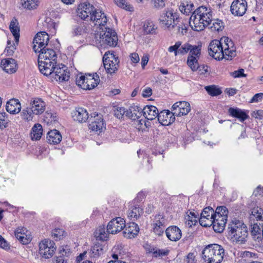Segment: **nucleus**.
<instances>
[{
  "label": "nucleus",
  "instance_id": "obj_47",
  "mask_svg": "<svg viewBox=\"0 0 263 263\" xmlns=\"http://www.w3.org/2000/svg\"><path fill=\"white\" fill-rule=\"evenodd\" d=\"M156 28L152 22H147L143 25V30L147 34L155 33Z\"/></svg>",
  "mask_w": 263,
  "mask_h": 263
},
{
  "label": "nucleus",
  "instance_id": "obj_1",
  "mask_svg": "<svg viewBox=\"0 0 263 263\" xmlns=\"http://www.w3.org/2000/svg\"><path fill=\"white\" fill-rule=\"evenodd\" d=\"M209 55L217 60L226 59L228 60L236 55V50L233 42L228 37H224L219 41H212L208 47Z\"/></svg>",
  "mask_w": 263,
  "mask_h": 263
},
{
  "label": "nucleus",
  "instance_id": "obj_34",
  "mask_svg": "<svg viewBox=\"0 0 263 263\" xmlns=\"http://www.w3.org/2000/svg\"><path fill=\"white\" fill-rule=\"evenodd\" d=\"M229 112L231 116L239 119L241 122L249 118L247 113L239 108H230Z\"/></svg>",
  "mask_w": 263,
  "mask_h": 263
},
{
  "label": "nucleus",
  "instance_id": "obj_53",
  "mask_svg": "<svg viewBox=\"0 0 263 263\" xmlns=\"http://www.w3.org/2000/svg\"><path fill=\"white\" fill-rule=\"evenodd\" d=\"M57 251V256L63 258L64 257H68L71 253L69 248H58Z\"/></svg>",
  "mask_w": 263,
  "mask_h": 263
},
{
  "label": "nucleus",
  "instance_id": "obj_60",
  "mask_svg": "<svg viewBox=\"0 0 263 263\" xmlns=\"http://www.w3.org/2000/svg\"><path fill=\"white\" fill-rule=\"evenodd\" d=\"M181 45V42L180 41H178L176 42L175 44L173 46H171L168 47V51L170 52H174L175 55L176 56L178 55V50L179 48Z\"/></svg>",
  "mask_w": 263,
  "mask_h": 263
},
{
  "label": "nucleus",
  "instance_id": "obj_17",
  "mask_svg": "<svg viewBox=\"0 0 263 263\" xmlns=\"http://www.w3.org/2000/svg\"><path fill=\"white\" fill-rule=\"evenodd\" d=\"M40 72L44 76L51 77L57 65V61H45L38 62Z\"/></svg>",
  "mask_w": 263,
  "mask_h": 263
},
{
  "label": "nucleus",
  "instance_id": "obj_37",
  "mask_svg": "<svg viewBox=\"0 0 263 263\" xmlns=\"http://www.w3.org/2000/svg\"><path fill=\"white\" fill-rule=\"evenodd\" d=\"M146 251L147 253L152 254V256L154 257H163L168 253V250L160 249L159 248H147Z\"/></svg>",
  "mask_w": 263,
  "mask_h": 263
},
{
  "label": "nucleus",
  "instance_id": "obj_16",
  "mask_svg": "<svg viewBox=\"0 0 263 263\" xmlns=\"http://www.w3.org/2000/svg\"><path fill=\"white\" fill-rule=\"evenodd\" d=\"M37 52L39 53L38 62L47 60L54 61L57 60L55 51L48 46L46 48H41Z\"/></svg>",
  "mask_w": 263,
  "mask_h": 263
},
{
  "label": "nucleus",
  "instance_id": "obj_33",
  "mask_svg": "<svg viewBox=\"0 0 263 263\" xmlns=\"http://www.w3.org/2000/svg\"><path fill=\"white\" fill-rule=\"evenodd\" d=\"M9 28L14 36L15 44L17 45L20 38V27L18 26V22L16 19L13 18L11 21Z\"/></svg>",
  "mask_w": 263,
  "mask_h": 263
},
{
  "label": "nucleus",
  "instance_id": "obj_48",
  "mask_svg": "<svg viewBox=\"0 0 263 263\" xmlns=\"http://www.w3.org/2000/svg\"><path fill=\"white\" fill-rule=\"evenodd\" d=\"M205 89L208 93L212 96H217L222 93L220 89L215 85L207 86Z\"/></svg>",
  "mask_w": 263,
  "mask_h": 263
},
{
  "label": "nucleus",
  "instance_id": "obj_5",
  "mask_svg": "<svg viewBox=\"0 0 263 263\" xmlns=\"http://www.w3.org/2000/svg\"><path fill=\"white\" fill-rule=\"evenodd\" d=\"M119 59L118 57L109 51L105 52L103 57L104 67L107 73H114L119 68Z\"/></svg>",
  "mask_w": 263,
  "mask_h": 263
},
{
  "label": "nucleus",
  "instance_id": "obj_51",
  "mask_svg": "<svg viewBox=\"0 0 263 263\" xmlns=\"http://www.w3.org/2000/svg\"><path fill=\"white\" fill-rule=\"evenodd\" d=\"M9 120L8 115L5 112H0V128L3 129L8 126Z\"/></svg>",
  "mask_w": 263,
  "mask_h": 263
},
{
  "label": "nucleus",
  "instance_id": "obj_49",
  "mask_svg": "<svg viewBox=\"0 0 263 263\" xmlns=\"http://www.w3.org/2000/svg\"><path fill=\"white\" fill-rule=\"evenodd\" d=\"M251 216L257 220H263V210L258 206L254 208L252 210Z\"/></svg>",
  "mask_w": 263,
  "mask_h": 263
},
{
  "label": "nucleus",
  "instance_id": "obj_6",
  "mask_svg": "<svg viewBox=\"0 0 263 263\" xmlns=\"http://www.w3.org/2000/svg\"><path fill=\"white\" fill-rule=\"evenodd\" d=\"M100 29L102 30L100 34L102 43L109 47H116L118 41L116 31L108 27H101Z\"/></svg>",
  "mask_w": 263,
  "mask_h": 263
},
{
  "label": "nucleus",
  "instance_id": "obj_43",
  "mask_svg": "<svg viewBox=\"0 0 263 263\" xmlns=\"http://www.w3.org/2000/svg\"><path fill=\"white\" fill-rule=\"evenodd\" d=\"M215 248H204L202 251V257L204 261L208 263H211L212 257L215 253Z\"/></svg>",
  "mask_w": 263,
  "mask_h": 263
},
{
  "label": "nucleus",
  "instance_id": "obj_44",
  "mask_svg": "<svg viewBox=\"0 0 263 263\" xmlns=\"http://www.w3.org/2000/svg\"><path fill=\"white\" fill-rule=\"evenodd\" d=\"M22 6L28 10H32L36 9L38 6V0H21Z\"/></svg>",
  "mask_w": 263,
  "mask_h": 263
},
{
  "label": "nucleus",
  "instance_id": "obj_10",
  "mask_svg": "<svg viewBox=\"0 0 263 263\" xmlns=\"http://www.w3.org/2000/svg\"><path fill=\"white\" fill-rule=\"evenodd\" d=\"M95 7L88 3H84L79 5L77 9V15L83 20H90V15L93 12Z\"/></svg>",
  "mask_w": 263,
  "mask_h": 263
},
{
  "label": "nucleus",
  "instance_id": "obj_25",
  "mask_svg": "<svg viewBox=\"0 0 263 263\" xmlns=\"http://www.w3.org/2000/svg\"><path fill=\"white\" fill-rule=\"evenodd\" d=\"M8 112L12 114H16L20 112L21 105L18 99H12L8 101L6 105Z\"/></svg>",
  "mask_w": 263,
  "mask_h": 263
},
{
  "label": "nucleus",
  "instance_id": "obj_58",
  "mask_svg": "<svg viewBox=\"0 0 263 263\" xmlns=\"http://www.w3.org/2000/svg\"><path fill=\"white\" fill-rule=\"evenodd\" d=\"M153 7L157 10L161 9L165 7V2L164 0H152Z\"/></svg>",
  "mask_w": 263,
  "mask_h": 263
},
{
  "label": "nucleus",
  "instance_id": "obj_45",
  "mask_svg": "<svg viewBox=\"0 0 263 263\" xmlns=\"http://www.w3.org/2000/svg\"><path fill=\"white\" fill-rule=\"evenodd\" d=\"M89 254L91 259L96 260L104 254V250L102 248H91Z\"/></svg>",
  "mask_w": 263,
  "mask_h": 263
},
{
  "label": "nucleus",
  "instance_id": "obj_35",
  "mask_svg": "<svg viewBox=\"0 0 263 263\" xmlns=\"http://www.w3.org/2000/svg\"><path fill=\"white\" fill-rule=\"evenodd\" d=\"M108 234L109 233L107 231H105L104 226H100L94 232V236L97 240L105 241L108 239Z\"/></svg>",
  "mask_w": 263,
  "mask_h": 263
},
{
  "label": "nucleus",
  "instance_id": "obj_38",
  "mask_svg": "<svg viewBox=\"0 0 263 263\" xmlns=\"http://www.w3.org/2000/svg\"><path fill=\"white\" fill-rule=\"evenodd\" d=\"M86 27L84 24H77L72 27L71 34L73 36L83 35L86 32Z\"/></svg>",
  "mask_w": 263,
  "mask_h": 263
},
{
  "label": "nucleus",
  "instance_id": "obj_13",
  "mask_svg": "<svg viewBox=\"0 0 263 263\" xmlns=\"http://www.w3.org/2000/svg\"><path fill=\"white\" fill-rule=\"evenodd\" d=\"M94 116L89 118V128L93 131L101 132L105 128V124L101 115L94 113Z\"/></svg>",
  "mask_w": 263,
  "mask_h": 263
},
{
  "label": "nucleus",
  "instance_id": "obj_30",
  "mask_svg": "<svg viewBox=\"0 0 263 263\" xmlns=\"http://www.w3.org/2000/svg\"><path fill=\"white\" fill-rule=\"evenodd\" d=\"M47 140L51 144H57L62 140V136L60 132L57 129L51 130L47 135Z\"/></svg>",
  "mask_w": 263,
  "mask_h": 263
},
{
  "label": "nucleus",
  "instance_id": "obj_54",
  "mask_svg": "<svg viewBox=\"0 0 263 263\" xmlns=\"http://www.w3.org/2000/svg\"><path fill=\"white\" fill-rule=\"evenodd\" d=\"M224 26L223 22L218 19L214 20L212 25L210 26L212 30L217 31H221L223 29Z\"/></svg>",
  "mask_w": 263,
  "mask_h": 263
},
{
  "label": "nucleus",
  "instance_id": "obj_2",
  "mask_svg": "<svg viewBox=\"0 0 263 263\" xmlns=\"http://www.w3.org/2000/svg\"><path fill=\"white\" fill-rule=\"evenodd\" d=\"M159 21L162 27L179 35H183L187 32V25L180 21L178 13L172 8L164 10Z\"/></svg>",
  "mask_w": 263,
  "mask_h": 263
},
{
  "label": "nucleus",
  "instance_id": "obj_64",
  "mask_svg": "<svg viewBox=\"0 0 263 263\" xmlns=\"http://www.w3.org/2000/svg\"><path fill=\"white\" fill-rule=\"evenodd\" d=\"M186 261L187 263H196V255L195 253H190L186 256Z\"/></svg>",
  "mask_w": 263,
  "mask_h": 263
},
{
  "label": "nucleus",
  "instance_id": "obj_28",
  "mask_svg": "<svg viewBox=\"0 0 263 263\" xmlns=\"http://www.w3.org/2000/svg\"><path fill=\"white\" fill-rule=\"evenodd\" d=\"M27 230L25 228H18L15 231V235L17 239H18L23 245H27L29 243L31 238L30 236L26 234Z\"/></svg>",
  "mask_w": 263,
  "mask_h": 263
},
{
  "label": "nucleus",
  "instance_id": "obj_20",
  "mask_svg": "<svg viewBox=\"0 0 263 263\" xmlns=\"http://www.w3.org/2000/svg\"><path fill=\"white\" fill-rule=\"evenodd\" d=\"M158 120L162 125L167 126L174 122L175 118L173 112L168 110L161 111L158 116Z\"/></svg>",
  "mask_w": 263,
  "mask_h": 263
},
{
  "label": "nucleus",
  "instance_id": "obj_9",
  "mask_svg": "<svg viewBox=\"0 0 263 263\" xmlns=\"http://www.w3.org/2000/svg\"><path fill=\"white\" fill-rule=\"evenodd\" d=\"M51 77L60 82L67 81L69 78V72L65 65L59 64L56 66Z\"/></svg>",
  "mask_w": 263,
  "mask_h": 263
},
{
  "label": "nucleus",
  "instance_id": "obj_39",
  "mask_svg": "<svg viewBox=\"0 0 263 263\" xmlns=\"http://www.w3.org/2000/svg\"><path fill=\"white\" fill-rule=\"evenodd\" d=\"M224 249L223 248H215V253L212 255L211 263H220L223 258Z\"/></svg>",
  "mask_w": 263,
  "mask_h": 263
},
{
  "label": "nucleus",
  "instance_id": "obj_18",
  "mask_svg": "<svg viewBox=\"0 0 263 263\" xmlns=\"http://www.w3.org/2000/svg\"><path fill=\"white\" fill-rule=\"evenodd\" d=\"M165 219L160 214L156 215L153 223V230L155 233L158 235H161L164 232L165 229Z\"/></svg>",
  "mask_w": 263,
  "mask_h": 263
},
{
  "label": "nucleus",
  "instance_id": "obj_56",
  "mask_svg": "<svg viewBox=\"0 0 263 263\" xmlns=\"http://www.w3.org/2000/svg\"><path fill=\"white\" fill-rule=\"evenodd\" d=\"M126 110L124 107H119L114 110V115L118 119H122L125 115L126 116Z\"/></svg>",
  "mask_w": 263,
  "mask_h": 263
},
{
  "label": "nucleus",
  "instance_id": "obj_3",
  "mask_svg": "<svg viewBox=\"0 0 263 263\" xmlns=\"http://www.w3.org/2000/svg\"><path fill=\"white\" fill-rule=\"evenodd\" d=\"M212 22V11L205 6H200L196 9L190 19V25L197 31L203 30Z\"/></svg>",
  "mask_w": 263,
  "mask_h": 263
},
{
  "label": "nucleus",
  "instance_id": "obj_15",
  "mask_svg": "<svg viewBox=\"0 0 263 263\" xmlns=\"http://www.w3.org/2000/svg\"><path fill=\"white\" fill-rule=\"evenodd\" d=\"M90 21L92 22L95 25L100 26L103 28L107 23V18L106 14L99 9L95 7L92 15H90Z\"/></svg>",
  "mask_w": 263,
  "mask_h": 263
},
{
  "label": "nucleus",
  "instance_id": "obj_61",
  "mask_svg": "<svg viewBox=\"0 0 263 263\" xmlns=\"http://www.w3.org/2000/svg\"><path fill=\"white\" fill-rule=\"evenodd\" d=\"M114 1L119 7L129 11L132 10L130 9H132L133 7H130L129 5H127V4H126L125 0H114Z\"/></svg>",
  "mask_w": 263,
  "mask_h": 263
},
{
  "label": "nucleus",
  "instance_id": "obj_40",
  "mask_svg": "<svg viewBox=\"0 0 263 263\" xmlns=\"http://www.w3.org/2000/svg\"><path fill=\"white\" fill-rule=\"evenodd\" d=\"M194 4L187 1L182 2L179 6V10L184 14L189 15L194 9Z\"/></svg>",
  "mask_w": 263,
  "mask_h": 263
},
{
  "label": "nucleus",
  "instance_id": "obj_24",
  "mask_svg": "<svg viewBox=\"0 0 263 263\" xmlns=\"http://www.w3.org/2000/svg\"><path fill=\"white\" fill-rule=\"evenodd\" d=\"M126 117L133 120H135L143 115V109L137 105H133L126 110Z\"/></svg>",
  "mask_w": 263,
  "mask_h": 263
},
{
  "label": "nucleus",
  "instance_id": "obj_36",
  "mask_svg": "<svg viewBox=\"0 0 263 263\" xmlns=\"http://www.w3.org/2000/svg\"><path fill=\"white\" fill-rule=\"evenodd\" d=\"M42 134V126L40 124H35L31 129L30 134L31 139L33 140H39L41 139Z\"/></svg>",
  "mask_w": 263,
  "mask_h": 263
},
{
  "label": "nucleus",
  "instance_id": "obj_42",
  "mask_svg": "<svg viewBox=\"0 0 263 263\" xmlns=\"http://www.w3.org/2000/svg\"><path fill=\"white\" fill-rule=\"evenodd\" d=\"M214 213V211L211 207L208 206L205 208L201 213V216L199 218V222L203 223V221H204V219L205 218H209L213 219Z\"/></svg>",
  "mask_w": 263,
  "mask_h": 263
},
{
  "label": "nucleus",
  "instance_id": "obj_29",
  "mask_svg": "<svg viewBox=\"0 0 263 263\" xmlns=\"http://www.w3.org/2000/svg\"><path fill=\"white\" fill-rule=\"evenodd\" d=\"M143 214V209L138 205L131 206L128 210V217L132 220H136Z\"/></svg>",
  "mask_w": 263,
  "mask_h": 263
},
{
  "label": "nucleus",
  "instance_id": "obj_41",
  "mask_svg": "<svg viewBox=\"0 0 263 263\" xmlns=\"http://www.w3.org/2000/svg\"><path fill=\"white\" fill-rule=\"evenodd\" d=\"M57 248H39V254L44 258H51L55 253Z\"/></svg>",
  "mask_w": 263,
  "mask_h": 263
},
{
  "label": "nucleus",
  "instance_id": "obj_27",
  "mask_svg": "<svg viewBox=\"0 0 263 263\" xmlns=\"http://www.w3.org/2000/svg\"><path fill=\"white\" fill-rule=\"evenodd\" d=\"M158 110L156 106L147 105L143 108V116L148 120H153L158 117Z\"/></svg>",
  "mask_w": 263,
  "mask_h": 263
},
{
  "label": "nucleus",
  "instance_id": "obj_50",
  "mask_svg": "<svg viewBox=\"0 0 263 263\" xmlns=\"http://www.w3.org/2000/svg\"><path fill=\"white\" fill-rule=\"evenodd\" d=\"M33 115L34 114L31 111L30 108L28 107L24 109L21 112L22 119L27 121H31L32 120Z\"/></svg>",
  "mask_w": 263,
  "mask_h": 263
},
{
  "label": "nucleus",
  "instance_id": "obj_19",
  "mask_svg": "<svg viewBox=\"0 0 263 263\" xmlns=\"http://www.w3.org/2000/svg\"><path fill=\"white\" fill-rule=\"evenodd\" d=\"M30 108L34 115H41L45 110V103L40 98H34L30 102Z\"/></svg>",
  "mask_w": 263,
  "mask_h": 263
},
{
  "label": "nucleus",
  "instance_id": "obj_62",
  "mask_svg": "<svg viewBox=\"0 0 263 263\" xmlns=\"http://www.w3.org/2000/svg\"><path fill=\"white\" fill-rule=\"evenodd\" d=\"M41 245H43L44 247H54L55 243L53 240H50V239L47 238L42 240L39 243V247H41Z\"/></svg>",
  "mask_w": 263,
  "mask_h": 263
},
{
  "label": "nucleus",
  "instance_id": "obj_8",
  "mask_svg": "<svg viewBox=\"0 0 263 263\" xmlns=\"http://www.w3.org/2000/svg\"><path fill=\"white\" fill-rule=\"evenodd\" d=\"M49 36L46 32L37 33L33 41V49L35 52L37 53L41 48H46L49 46Z\"/></svg>",
  "mask_w": 263,
  "mask_h": 263
},
{
  "label": "nucleus",
  "instance_id": "obj_11",
  "mask_svg": "<svg viewBox=\"0 0 263 263\" xmlns=\"http://www.w3.org/2000/svg\"><path fill=\"white\" fill-rule=\"evenodd\" d=\"M125 227V221L121 217H117L110 221L107 226V232L115 234L121 231Z\"/></svg>",
  "mask_w": 263,
  "mask_h": 263
},
{
  "label": "nucleus",
  "instance_id": "obj_46",
  "mask_svg": "<svg viewBox=\"0 0 263 263\" xmlns=\"http://www.w3.org/2000/svg\"><path fill=\"white\" fill-rule=\"evenodd\" d=\"M66 236V232L63 229L60 228H55L52 230L51 236L57 241L61 240Z\"/></svg>",
  "mask_w": 263,
  "mask_h": 263
},
{
  "label": "nucleus",
  "instance_id": "obj_4",
  "mask_svg": "<svg viewBox=\"0 0 263 263\" xmlns=\"http://www.w3.org/2000/svg\"><path fill=\"white\" fill-rule=\"evenodd\" d=\"M228 230L231 240L236 244L242 245L247 241L248 229L242 221L234 219L229 224Z\"/></svg>",
  "mask_w": 263,
  "mask_h": 263
},
{
  "label": "nucleus",
  "instance_id": "obj_12",
  "mask_svg": "<svg viewBox=\"0 0 263 263\" xmlns=\"http://www.w3.org/2000/svg\"><path fill=\"white\" fill-rule=\"evenodd\" d=\"M247 10V2L246 0H235L231 6V13L235 16H241Z\"/></svg>",
  "mask_w": 263,
  "mask_h": 263
},
{
  "label": "nucleus",
  "instance_id": "obj_7",
  "mask_svg": "<svg viewBox=\"0 0 263 263\" xmlns=\"http://www.w3.org/2000/svg\"><path fill=\"white\" fill-rule=\"evenodd\" d=\"M201 44L198 45H192L187 57V64L193 71L200 68L198 63V58L201 54Z\"/></svg>",
  "mask_w": 263,
  "mask_h": 263
},
{
  "label": "nucleus",
  "instance_id": "obj_31",
  "mask_svg": "<svg viewBox=\"0 0 263 263\" xmlns=\"http://www.w3.org/2000/svg\"><path fill=\"white\" fill-rule=\"evenodd\" d=\"M124 235L128 238L135 237L139 231V226L135 222H131L127 227H125Z\"/></svg>",
  "mask_w": 263,
  "mask_h": 263
},
{
  "label": "nucleus",
  "instance_id": "obj_55",
  "mask_svg": "<svg viewBox=\"0 0 263 263\" xmlns=\"http://www.w3.org/2000/svg\"><path fill=\"white\" fill-rule=\"evenodd\" d=\"M262 232V230L261 229L260 226L258 224V223H254L251 225V233L252 235H259L257 236V238H260L261 232Z\"/></svg>",
  "mask_w": 263,
  "mask_h": 263
},
{
  "label": "nucleus",
  "instance_id": "obj_22",
  "mask_svg": "<svg viewBox=\"0 0 263 263\" xmlns=\"http://www.w3.org/2000/svg\"><path fill=\"white\" fill-rule=\"evenodd\" d=\"M167 237L171 241H177L179 240L182 236L181 230L176 226H172L165 230Z\"/></svg>",
  "mask_w": 263,
  "mask_h": 263
},
{
  "label": "nucleus",
  "instance_id": "obj_14",
  "mask_svg": "<svg viewBox=\"0 0 263 263\" xmlns=\"http://www.w3.org/2000/svg\"><path fill=\"white\" fill-rule=\"evenodd\" d=\"M172 110L175 116H181L187 115L191 110L190 104L186 101H179L172 106Z\"/></svg>",
  "mask_w": 263,
  "mask_h": 263
},
{
  "label": "nucleus",
  "instance_id": "obj_26",
  "mask_svg": "<svg viewBox=\"0 0 263 263\" xmlns=\"http://www.w3.org/2000/svg\"><path fill=\"white\" fill-rule=\"evenodd\" d=\"M99 77L97 78H94L91 75L89 74L87 76V80H86V84H83V82H78L79 86L81 88L85 90H91L96 87L99 83Z\"/></svg>",
  "mask_w": 263,
  "mask_h": 263
},
{
  "label": "nucleus",
  "instance_id": "obj_21",
  "mask_svg": "<svg viewBox=\"0 0 263 263\" xmlns=\"http://www.w3.org/2000/svg\"><path fill=\"white\" fill-rule=\"evenodd\" d=\"M1 66L7 73H13L17 68L16 61L12 58H7L1 61Z\"/></svg>",
  "mask_w": 263,
  "mask_h": 263
},
{
  "label": "nucleus",
  "instance_id": "obj_52",
  "mask_svg": "<svg viewBox=\"0 0 263 263\" xmlns=\"http://www.w3.org/2000/svg\"><path fill=\"white\" fill-rule=\"evenodd\" d=\"M214 215H219L220 217L228 218V210L224 206H218L215 211Z\"/></svg>",
  "mask_w": 263,
  "mask_h": 263
},
{
  "label": "nucleus",
  "instance_id": "obj_59",
  "mask_svg": "<svg viewBox=\"0 0 263 263\" xmlns=\"http://www.w3.org/2000/svg\"><path fill=\"white\" fill-rule=\"evenodd\" d=\"M212 226H213V228L215 232L221 233L224 230L226 224L214 222Z\"/></svg>",
  "mask_w": 263,
  "mask_h": 263
},
{
  "label": "nucleus",
  "instance_id": "obj_57",
  "mask_svg": "<svg viewBox=\"0 0 263 263\" xmlns=\"http://www.w3.org/2000/svg\"><path fill=\"white\" fill-rule=\"evenodd\" d=\"M191 47V45L189 43H185L182 45H181L179 48L178 50V55H184L186 54L187 52H189L190 48Z\"/></svg>",
  "mask_w": 263,
  "mask_h": 263
},
{
  "label": "nucleus",
  "instance_id": "obj_63",
  "mask_svg": "<svg viewBox=\"0 0 263 263\" xmlns=\"http://www.w3.org/2000/svg\"><path fill=\"white\" fill-rule=\"evenodd\" d=\"M227 218L220 217L219 215H214L213 218V222H218L222 224H226Z\"/></svg>",
  "mask_w": 263,
  "mask_h": 263
},
{
  "label": "nucleus",
  "instance_id": "obj_23",
  "mask_svg": "<svg viewBox=\"0 0 263 263\" xmlns=\"http://www.w3.org/2000/svg\"><path fill=\"white\" fill-rule=\"evenodd\" d=\"M72 117L74 121L79 123L85 122L89 119L88 114L87 110L83 108H78L72 113Z\"/></svg>",
  "mask_w": 263,
  "mask_h": 263
},
{
  "label": "nucleus",
  "instance_id": "obj_32",
  "mask_svg": "<svg viewBox=\"0 0 263 263\" xmlns=\"http://www.w3.org/2000/svg\"><path fill=\"white\" fill-rule=\"evenodd\" d=\"M198 214H196L192 211H187L184 216V222L189 228L195 226L197 223L198 218Z\"/></svg>",
  "mask_w": 263,
  "mask_h": 263
}]
</instances>
